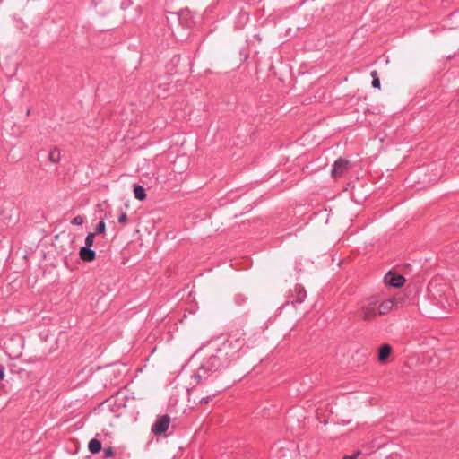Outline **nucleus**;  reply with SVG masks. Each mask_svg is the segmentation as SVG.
<instances>
[{"label":"nucleus","instance_id":"f257e3e1","mask_svg":"<svg viewBox=\"0 0 459 459\" xmlns=\"http://www.w3.org/2000/svg\"><path fill=\"white\" fill-rule=\"evenodd\" d=\"M229 362L218 351L217 354L204 359L192 377L195 380L196 384H200L205 381L212 374L227 368Z\"/></svg>","mask_w":459,"mask_h":459},{"label":"nucleus","instance_id":"f03ea898","mask_svg":"<svg viewBox=\"0 0 459 459\" xmlns=\"http://www.w3.org/2000/svg\"><path fill=\"white\" fill-rule=\"evenodd\" d=\"M245 344L246 341L241 335H230L218 351L226 360H234L247 351Z\"/></svg>","mask_w":459,"mask_h":459},{"label":"nucleus","instance_id":"7ed1b4c3","mask_svg":"<svg viewBox=\"0 0 459 459\" xmlns=\"http://www.w3.org/2000/svg\"><path fill=\"white\" fill-rule=\"evenodd\" d=\"M121 8L125 11V19L132 22L140 16L141 11L139 6H134L131 0H123Z\"/></svg>","mask_w":459,"mask_h":459},{"label":"nucleus","instance_id":"20e7f679","mask_svg":"<svg viewBox=\"0 0 459 459\" xmlns=\"http://www.w3.org/2000/svg\"><path fill=\"white\" fill-rule=\"evenodd\" d=\"M170 424V418L169 415L165 414L157 418L156 421L152 426V432L155 436H160L164 434Z\"/></svg>","mask_w":459,"mask_h":459},{"label":"nucleus","instance_id":"39448f33","mask_svg":"<svg viewBox=\"0 0 459 459\" xmlns=\"http://www.w3.org/2000/svg\"><path fill=\"white\" fill-rule=\"evenodd\" d=\"M350 168V160L343 157H339L333 163L331 174L334 178L342 176Z\"/></svg>","mask_w":459,"mask_h":459},{"label":"nucleus","instance_id":"423d86ee","mask_svg":"<svg viewBox=\"0 0 459 459\" xmlns=\"http://www.w3.org/2000/svg\"><path fill=\"white\" fill-rule=\"evenodd\" d=\"M384 281L390 287L400 288L403 285L405 279L402 274L388 272L384 277Z\"/></svg>","mask_w":459,"mask_h":459},{"label":"nucleus","instance_id":"0eeeda50","mask_svg":"<svg viewBox=\"0 0 459 459\" xmlns=\"http://www.w3.org/2000/svg\"><path fill=\"white\" fill-rule=\"evenodd\" d=\"M187 17L188 13H171L170 15L167 17V21L169 25L172 22H178V24L183 27H189L191 23L186 20Z\"/></svg>","mask_w":459,"mask_h":459},{"label":"nucleus","instance_id":"6e6552de","mask_svg":"<svg viewBox=\"0 0 459 459\" xmlns=\"http://www.w3.org/2000/svg\"><path fill=\"white\" fill-rule=\"evenodd\" d=\"M376 304L377 301H372L368 305L362 306L359 312V317L365 321H369L373 319L377 315V311L375 308Z\"/></svg>","mask_w":459,"mask_h":459},{"label":"nucleus","instance_id":"1a4fd4ad","mask_svg":"<svg viewBox=\"0 0 459 459\" xmlns=\"http://www.w3.org/2000/svg\"><path fill=\"white\" fill-rule=\"evenodd\" d=\"M79 256L83 262H91L96 258V252L88 247H82Z\"/></svg>","mask_w":459,"mask_h":459},{"label":"nucleus","instance_id":"9d476101","mask_svg":"<svg viewBox=\"0 0 459 459\" xmlns=\"http://www.w3.org/2000/svg\"><path fill=\"white\" fill-rule=\"evenodd\" d=\"M294 292H295V295L293 296V299L291 300V302L293 304H295V303H298V304L302 303L305 300L306 297H307L306 290L301 285H296L295 288H294Z\"/></svg>","mask_w":459,"mask_h":459},{"label":"nucleus","instance_id":"9b49d317","mask_svg":"<svg viewBox=\"0 0 459 459\" xmlns=\"http://www.w3.org/2000/svg\"><path fill=\"white\" fill-rule=\"evenodd\" d=\"M392 351V347L389 344H383L379 348L378 359L380 362H385Z\"/></svg>","mask_w":459,"mask_h":459},{"label":"nucleus","instance_id":"f8f14e48","mask_svg":"<svg viewBox=\"0 0 459 459\" xmlns=\"http://www.w3.org/2000/svg\"><path fill=\"white\" fill-rule=\"evenodd\" d=\"M88 449L92 454L100 453L102 449L101 442L96 438L90 440V442L88 444Z\"/></svg>","mask_w":459,"mask_h":459},{"label":"nucleus","instance_id":"ddd939ff","mask_svg":"<svg viewBox=\"0 0 459 459\" xmlns=\"http://www.w3.org/2000/svg\"><path fill=\"white\" fill-rule=\"evenodd\" d=\"M394 307V301L392 299H386L383 301L379 306V314L385 315L388 313Z\"/></svg>","mask_w":459,"mask_h":459},{"label":"nucleus","instance_id":"4468645a","mask_svg":"<svg viewBox=\"0 0 459 459\" xmlns=\"http://www.w3.org/2000/svg\"><path fill=\"white\" fill-rule=\"evenodd\" d=\"M134 197L140 201H143L146 198L145 189L140 185H137L134 187Z\"/></svg>","mask_w":459,"mask_h":459},{"label":"nucleus","instance_id":"2eb2a0df","mask_svg":"<svg viewBox=\"0 0 459 459\" xmlns=\"http://www.w3.org/2000/svg\"><path fill=\"white\" fill-rule=\"evenodd\" d=\"M61 154L60 151L56 148L51 150L48 153V160L53 163H57L60 161Z\"/></svg>","mask_w":459,"mask_h":459},{"label":"nucleus","instance_id":"dca6fc26","mask_svg":"<svg viewBox=\"0 0 459 459\" xmlns=\"http://www.w3.org/2000/svg\"><path fill=\"white\" fill-rule=\"evenodd\" d=\"M95 235L96 233L91 232L86 236L84 247H91L93 245Z\"/></svg>","mask_w":459,"mask_h":459},{"label":"nucleus","instance_id":"f3484780","mask_svg":"<svg viewBox=\"0 0 459 459\" xmlns=\"http://www.w3.org/2000/svg\"><path fill=\"white\" fill-rule=\"evenodd\" d=\"M106 231V224L103 221H100L97 226H96V230H95V232L96 234H103L105 233Z\"/></svg>","mask_w":459,"mask_h":459},{"label":"nucleus","instance_id":"a211bd4d","mask_svg":"<svg viewBox=\"0 0 459 459\" xmlns=\"http://www.w3.org/2000/svg\"><path fill=\"white\" fill-rule=\"evenodd\" d=\"M247 300V298L243 294H237L235 296V302L237 305H243Z\"/></svg>","mask_w":459,"mask_h":459},{"label":"nucleus","instance_id":"6ab92c4d","mask_svg":"<svg viewBox=\"0 0 459 459\" xmlns=\"http://www.w3.org/2000/svg\"><path fill=\"white\" fill-rule=\"evenodd\" d=\"M103 452H104V457H106V458L112 457L115 455V452L111 446L105 447Z\"/></svg>","mask_w":459,"mask_h":459},{"label":"nucleus","instance_id":"aec40b11","mask_svg":"<svg viewBox=\"0 0 459 459\" xmlns=\"http://www.w3.org/2000/svg\"><path fill=\"white\" fill-rule=\"evenodd\" d=\"M71 223L73 225L81 226L83 223V218L80 215L75 216L72 221Z\"/></svg>","mask_w":459,"mask_h":459},{"label":"nucleus","instance_id":"412c9836","mask_svg":"<svg viewBox=\"0 0 459 459\" xmlns=\"http://www.w3.org/2000/svg\"><path fill=\"white\" fill-rule=\"evenodd\" d=\"M127 219H128V218H127V214H126V212H122V213L118 216V218H117L118 222H119V223H121V224H126V221H127Z\"/></svg>","mask_w":459,"mask_h":459},{"label":"nucleus","instance_id":"4be33fe9","mask_svg":"<svg viewBox=\"0 0 459 459\" xmlns=\"http://www.w3.org/2000/svg\"><path fill=\"white\" fill-rule=\"evenodd\" d=\"M372 87L376 89H380V80L378 77L374 78L372 80Z\"/></svg>","mask_w":459,"mask_h":459},{"label":"nucleus","instance_id":"5701e85b","mask_svg":"<svg viewBox=\"0 0 459 459\" xmlns=\"http://www.w3.org/2000/svg\"><path fill=\"white\" fill-rule=\"evenodd\" d=\"M22 354L21 348L17 349L16 351H13V353H10L9 355L13 358H18Z\"/></svg>","mask_w":459,"mask_h":459},{"label":"nucleus","instance_id":"b1692460","mask_svg":"<svg viewBox=\"0 0 459 459\" xmlns=\"http://www.w3.org/2000/svg\"><path fill=\"white\" fill-rule=\"evenodd\" d=\"M359 455H360V452L358 451V452H356L355 454H353L351 455H344L343 459H357Z\"/></svg>","mask_w":459,"mask_h":459},{"label":"nucleus","instance_id":"393cba45","mask_svg":"<svg viewBox=\"0 0 459 459\" xmlns=\"http://www.w3.org/2000/svg\"><path fill=\"white\" fill-rule=\"evenodd\" d=\"M212 397L213 396H212V395H208V396L203 397L201 399V403H210L212 400Z\"/></svg>","mask_w":459,"mask_h":459},{"label":"nucleus","instance_id":"a878e982","mask_svg":"<svg viewBox=\"0 0 459 459\" xmlns=\"http://www.w3.org/2000/svg\"><path fill=\"white\" fill-rule=\"evenodd\" d=\"M4 377V368L0 366V380H3Z\"/></svg>","mask_w":459,"mask_h":459},{"label":"nucleus","instance_id":"bb28decb","mask_svg":"<svg viewBox=\"0 0 459 459\" xmlns=\"http://www.w3.org/2000/svg\"><path fill=\"white\" fill-rule=\"evenodd\" d=\"M370 75H371V77H372V79H373V80H374V78L378 77V76H377V72L376 70L372 71V72L370 73Z\"/></svg>","mask_w":459,"mask_h":459},{"label":"nucleus","instance_id":"cd10ccee","mask_svg":"<svg viewBox=\"0 0 459 459\" xmlns=\"http://www.w3.org/2000/svg\"><path fill=\"white\" fill-rule=\"evenodd\" d=\"M455 250L459 252V245H456Z\"/></svg>","mask_w":459,"mask_h":459},{"label":"nucleus","instance_id":"c85d7f7f","mask_svg":"<svg viewBox=\"0 0 459 459\" xmlns=\"http://www.w3.org/2000/svg\"><path fill=\"white\" fill-rule=\"evenodd\" d=\"M18 342H19L20 346H22V340L20 338L18 339Z\"/></svg>","mask_w":459,"mask_h":459}]
</instances>
